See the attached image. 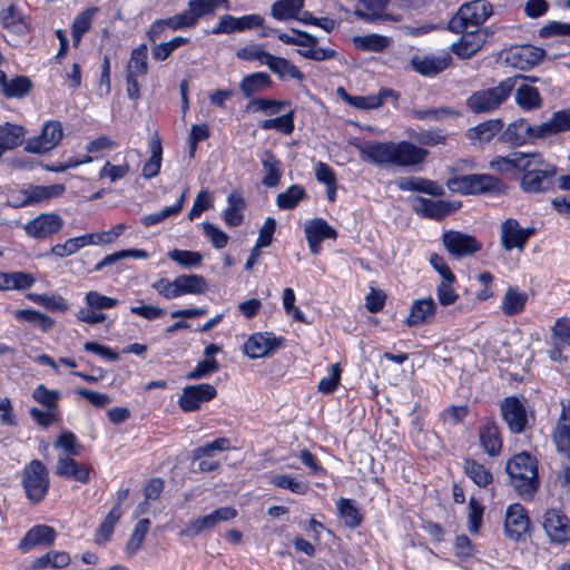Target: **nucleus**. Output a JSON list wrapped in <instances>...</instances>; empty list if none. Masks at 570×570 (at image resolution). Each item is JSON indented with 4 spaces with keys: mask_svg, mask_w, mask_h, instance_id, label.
<instances>
[{
    "mask_svg": "<svg viewBox=\"0 0 570 570\" xmlns=\"http://www.w3.org/2000/svg\"><path fill=\"white\" fill-rule=\"evenodd\" d=\"M352 43L360 51L383 52L392 45V39L379 33H367L364 36H354Z\"/></svg>",
    "mask_w": 570,
    "mask_h": 570,
    "instance_id": "obj_40",
    "label": "nucleus"
},
{
    "mask_svg": "<svg viewBox=\"0 0 570 570\" xmlns=\"http://www.w3.org/2000/svg\"><path fill=\"white\" fill-rule=\"evenodd\" d=\"M150 157L144 164L141 175L150 179L159 174L161 167L163 146L159 137L154 136L149 142Z\"/></svg>",
    "mask_w": 570,
    "mask_h": 570,
    "instance_id": "obj_45",
    "label": "nucleus"
},
{
    "mask_svg": "<svg viewBox=\"0 0 570 570\" xmlns=\"http://www.w3.org/2000/svg\"><path fill=\"white\" fill-rule=\"evenodd\" d=\"M446 186L454 193L463 195L503 194L505 184L490 174H470L450 178Z\"/></svg>",
    "mask_w": 570,
    "mask_h": 570,
    "instance_id": "obj_3",
    "label": "nucleus"
},
{
    "mask_svg": "<svg viewBox=\"0 0 570 570\" xmlns=\"http://www.w3.org/2000/svg\"><path fill=\"white\" fill-rule=\"evenodd\" d=\"M66 190L65 185L53 184L49 186H29L21 190L23 199L20 205H32L50 198L61 196Z\"/></svg>",
    "mask_w": 570,
    "mask_h": 570,
    "instance_id": "obj_34",
    "label": "nucleus"
},
{
    "mask_svg": "<svg viewBox=\"0 0 570 570\" xmlns=\"http://www.w3.org/2000/svg\"><path fill=\"white\" fill-rule=\"evenodd\" d=\"M266 67L282 81L287 79L303 82L305 75L288 59L272 55Z\"/></svg>",
    "mask_w": 570,
    "mask_h": 570,
    "instance_id": "obj_33",
    "label": "nucleus"
},
{
    "mask_svg": "<svg viewBox=\"0 0 570 570\" xmlns=\"http://www.w3.org/2000/svg\"><path fill=\"white\" fill-rule=\"evenodd\" d=\"M501 119H489L470 128L465 132V137L472 142L481 145L490 142L503 128Z\"/></svg>",
    "mask_w": 570,
    "mask_h": 570,
    "instance_id": "obj_35",
    "label": "nucleus"
},
{
    "mask_svg": "<svg viewBox=\"0 0 570 570\" xmlns=\"http://www.w3.org/2000/svg\"><path fill=\"white\" fill-rule=\"evenodd\" d=\"M543 529L552 542L570 541V519L561 511L551 509L543 515Z\"/></svg>",
    "mask_w": 570,
    "mask_h": 570,
    "instance_id": "obj_17",
    "label": "nucleus"
},
{
    "mask_svg": "<svg viewBox=\"0 0 570 570\" xmlns=\"http://www.w3.org/2000/svg\"><path fill=\"white\" fill-rule=\"evenodd\" d=\"M546 51L531 45L511 47L505 55V61L513 68L529 70L537 66L544 57Z\"/></svg>",
    "mask_w": 570,
    "mask_h": 570,
    "instance_id": "obj_12",
    "label": "nucleus"
},
{
    "mask_svg": "<svg viewBox=\"0 0 570 570\" xmlns=\"http://www.w3.org/2000/svg\"><path fill=\"white\" fill-rule=\"evenodd\" d=\"M393 165L399 167H417L429 156V150L410 141L402 140L393 144Z\"/></svg>",
    "mask_w": 570,
    "mask_h": 570,
    "instance_id": "obj_18",
    "label": "nucleus"
},
{
    "mask_svg": "<svg viewBox=\"0 0 570 570\" xmlns=\"http://www.w3.org/2000/svg\"><path fill=\"white\" fill-rule=\"evenodd\" d=\"M63 219L56 213L39 214L24 225L27 236L33 239H46L60 232Z\"/></svg>",
    "mask_w": 570,
    "mask_h": 570,
    "instance_id": "obj_10",
    "label": "nucleus"
},
{
    "mask_svg": "<svg viewBox=\"0 0 570 570\" xmlns=\"http://www.w3.org/2000/svg\"><path fill=\"white\" fill-rule=\"evenodd\" d=\"M436 313V303L432 297L415 299L410 308L405 324L409 327L420 326L430 322Z\"/></svg>",
    "mask_w": 570,
    "mask_h": 570,
    "instance_id": "obj_31",
    "label": "nucleus"
},
{
    "mask_svg": "<svg viewBox=\"0 0 570 570\" xmlns=\"http://www.w3.org/2000/svg\"><path fill=\"white\" fill-rule=\"evenodd\" d=\"M56 539L53 528L45 524L31 528L19 543V549L23 552L31 550L37 546H52Z\"/></svg>",
    "mask_w": 570,
    "mask_h": 570,
    "instance_id": "obj_30",
    "label": "nucleus"
},
{
    "mask_svg": "<svg viewBox=\"0 0 570 570\" xmlns=\"http://www.w3.org/2000/svg\"><path fill=\"white\" fill-rule=\"evenodd\" d=\"M551 344L557 350L570 346V318L560 317L551 327Z\"/></svg>",
    "mask_w": 570,
    "mask_h": 570,
    "instance_id": "obj_52",
    "label": "nucleus"
},
{
    "mask_svg": "<svg viewBox=\"0 0 570 570\" xmlns=\"http://www.w3.org/2000/svg\"><path fill=\"white\" fill-rule=\"evenodd\" d=\"M557 168L553 165H543L533 168L529 173H524L521 179V188L525 193H542L549 190L553 186V177Z\"/></svg>",
    "mask_w": 570,
    "mask_h": 570,
    "instance_id": "obj_14",
    "label": "nucleus"
},
{
    "mask_svg": "<svg viewBox=\"0 0 570 570\" xmlns=\"http://www.w3.org/2000/svg\"><path fill=\"white\" fill-rule=\"evenodd\" d=\"M306 197V191L301 185H292L284 193L278 194L276 204L281 209H293Z\"/></svg>",
    "mask_w": 570,
    "mask_h": 570,
    "instance_id": "obj_56",
    "label": "nucleus"
},
{
    "mask_svg": "<svg viewBox=\"0 0 570 570\" xmlns=\"http://www.w3.org/2000/svg\"><path fill=\"white\" fill-rule=\"evenodd\" d=\"M287 100H276L272 98H253L246 106V110L250 112L262 111L267 115H274L288 106Z\"/></svg>",
    "mask_w": 570,
    "mask_h": 570,
    "instance_id": "obj_54",
    "label": "nucleus"
},
{
    "mask_svg": "<svg viewBox=\"0 0 570 570\" xmlns=\"http://www.w3.org/2000/svg\"><path fill=\"white\" fill-rule=\"evenodd\" d=\"M150 528V520L149 519H140L134 530L130 534L127 544H126V553L128 557L135 556L144 544V541L146 539V535Z\"/></svg>",
    "mask_w": 570,
    "mask_h": 570,
    "instance_id": "obj_48",
    "label": "nucleus"
},
{
    "mask_svg": "<svg viewBox=\"0 0 570 570\" xmlns=\"http://www.w3.org/2000/svg\"><path fill=\"white\" fill-rule=\"evenodd\" d=\"M26 129L17 124L0 125V158L7 150L14 149L23 142Z\"/></svg>",
    "mask_w": 570,
    "mask_h": 570,
    "instance_id": "obj_38",
    "label": "nucleus"
},
{
    "mask_svg": "<svg viewBox=\"0 0 570 570\" xmlns=\"http://www.w3.org/2000/svg\"><path fill=\"white\" fill-rule=\"evenodd\" d=\"M70 562V557L67 552H48L31 563L32 570L43 569L47 567L62 568Z\"/></svg>",
    "mask_w": 570,
    "mask_h": 570,
    "instance_id": "obj_59",
    "label": "nucleus"
},
{
    "mask_svg": "<svg viewBox=\"0 0 570 570\" xmlns=\"http://www.w3.org/2000/svg\"><path fill=\"white\" fill-rule=\"evenodd\" d=\"M501 414L512 433L524 431L528 416L523 403L518 397H505L501 403Z\"/></svg>",
    "mask_w": 570,
    "mask_h": 570,
    "instance_id": "obj_21",
    "label": "nucleus"
},
{
    "mask_svg": "<svg viewBox=\"0 0 570 570\" xmlns=\"http://www.w3.org/2000/svg\"><path fill=\"white\" fill-rule=\"evenodd\" d=\"M519 79L537 81L534 77L517 75L502 80L498 86L476 90L465 100L466 108L472 114H487L498 109L511 95Z\"/></svg>",
    "mask_w": 570,
    "mask_h": 570,
    "instance_id": "obj_1",
    "label": "nucleus"
},
{
    "mask_svg": "<svg viewBox=\"0 0 570 570\" xmlns=\"http://www.w3.org/2000/svg\"><path fill=\"white\" fill-rule=\"evenodd\" d=\"M305 237L313 255L322 250V242L326 238L336 239L337 232L323 218H314L304 224Z\"/></svg>",
    "mask_w": 570,
    "mask_h": 570,
    "instance_id": "obj_15",
    "label": "nucleus"
},
{
    "mask_svg": "<svg viewBox=\"0 0 570 570\" xmlns=\"http://www.w3.org/2000/svg\"><path fill=\"white\" fill-rule=\"evenodd\" d=\"M515 102L524 110H533L541 107L542 99L535 87L524 83L515 90Z\"/></svg>",
    "mask_w": 570,
    "mask_h": 570,
    "instance_id": "obj_47",
    "label": "nucleus"
},
{
    "mask_svg": "<svg viewBox=\"0 0 570 570\" xmlns=\"http://www.w3.org/2000/svg\"><path fill=\"white\" fill-rule=\"evenodd\" d=\"M535 233L534 228H522L514 218L502 222L500 227V242L504 250L517 249L522 252L528 239Z\"/></svg>",
    "mask_w": 570,
    "mask_h": 570,
    "instance_id": "obj_8",
    "label": "nucleus"
},
{
    "mask_svg": "<svg viewBox=\"0 0 570 570\" xmlns=\"http://www.w3.org/2000/svg\"><path fill=\"white\" fill-rule=\"evenodd\" d=\"M464 472L465 474L478 485V487H487L492 480V473L483 465L476 462L473 459L464 460Z\"/></svg>",
    "mask_w": 570,
    "mask_h": 570,
    "instance_id": "obj_49",
    "label": "nucleus"
},
{
    "mask_svg": "<svg viewBox=\"0 0 570 570\" xmlns=\"http://www.w3.org/2000/svg\"><path fill=\"white\" fill-rule=\"evenodd\" d=\"M27 297L40 305L45 308L51 311V312H66L68 309V303L67 301L59 294H37V293H29Z\"/></svg>",
    "mask_w": 570,
    "mask_h": 570,
    "instance_id": "obj_55",
    "label": "nucleus"
},
{
    "mask_svg": "<svg viewBox=\"0 0 570 570\" xmlns=\"http://www.w3.org/2000/svg\"><path fill=\"white\" fill-rule=\"evenodd\" d=\"M561 407L552 439L558 452L570 460V401H561Z\"/></svg>",
    "mask_w": 570,
    "mask_h": 570,
    "instance_id": "obj_25",
    "label": "nucleus"
},
{
    "mask_svg": "<svg viewBox=\"0 0 570 570\" xmlns=\"http://www.w3.org/2000/svg\"><path fill=\"white\" fill-rule=\"evenodd\" d=\"M304 7V0H277L271 8L273 18L279 21L297 18Z\"/></svg>",
    "mask_w": 570,
    "mask_h": 570,
    "instance_id": "obj_46",
    "label": "nucleus"
},
{
    "mask_svg": "<svg viewBox=\"0 0 570 570\" xmlns=\"http://www.w3.org/2000/svg\"><path fill=\"white\" fill-rule=\"evenodd\" d=\"M188 7L198 20L204 16H213L217 8L230 9L229 0H189Z\"/></svg>",
    "mask_w": 570,
    "mask_h": 570,
    "instance_id": "obj_51",
    "label": "nucleus"
},
{
    "mask_svg": "<svg viewBox=\"0 0 570 570\" xmlns=\"http://www.w3.org/2000/svg\"><path fill=\"white\" fill-rule=\"evenodd\" d=\"M124 511L120 507L114 505L112 509L105 517L104 521L100 523L99 528L96 532V542L101 544L107 542L114 528L121 518Z\"/></svg>",
    "mask_w": 570,
    "mask_h": 570,
    "instance_id": "obj_50",
    "label": "nucleus"
},
{
    "mask_svg": "<svg viewBox=\"0 0 570 570\" xmlns=\"http://www.w3.org/2000/svg\"><path fill=\"white\" fill-rule=\"evenodd\" d=\"M176 287L179 296L186 294H204L208 289V283L198 274L179 275L176 277Z\"/></svg>",
    "mask_w": 570,
    "mask_h": 570,
    "instance_id": "obj_44",
    "label": "nucleus"
},
{
    "mask_svg": "<svg viewBox=\"0 0 570 570\" xmlns=\"http://www.w3.org/2000/svg\"><path fill=\"white\" fill-rule=\"evenodd\" d=\"M269 483L274 487L289 490L296 494H305L308 491V483L303 482L288 474H276L271 476Z\"/></svg>",
    "mask_w": 570,
    "mask_h": 570,
    "instance_id": "obj_58",
    "label": "nucleus"
},
{
    "mask_svg": "<svg viewBox=\"0 0 570 570\" xmlns=\"http://www.w3.org/2000/svg\"><path fill=\"white\" fill-rule=\"evenodd\" d=\"M528 294L515 286H510L501 301L500 308L505 316H514L523 312Z\"/></svg>",
    "mask_w": 570,
    "mask_h": 570,
    "instance_id": "obj_39",
    "label": "nucleus"
},
{
    "mask_svg": "<svg viewBox=\"0 0 570 570\" xmlns=\"http://www.w3.org/2000/svg\"><path fill=\"white\" fill-rule=\"evenodd\" d=\"M505 471L519 497L531 499L538 487L537 461L528 453H519L507 462Z\"/></svg>",
    "mask_w": 570,
    "mask_h": 570,
    "instance_id": "obj_2",
    "label": "nucleus"
},
{
    "mask_svg": "<svg viewBox=\"0 0 570 570\" xmlns=\"http://www.w3.org/2000/svg\"><path fill=\"white\" fill-rule=\"evenodd\" d=\"M493 13V6L487 0H472L460 6L450 19L448 28L452 32H463L469 27H480Z\"/></svg>",
    "mask_w": 570,
    "mask_h": 570,
    "instance_id": "obj_4",
    "label": "nucleus"
},
{
    "mask_svg": "<svg viewBox=\"0 0 570 570\" xmlns=\"http://www.w3.org/2000/svg\"><path fill=\"white\" fill-rule=\"evenodd\" d=\"M261 163L264 170L262 184L268 188L276 187L283 174L281 160L271 150H264Z\"/></svg>",
    "mask_w": 570,
    "mask_h": 570,
    "instance_id": "obj_37",
    "label": "nucleus"
},
{
    "mask_svg": "<svg viewBox=\"0 0 570 570\" xmlns=\"http://www.w3.org/2000/svg\"><path fill=\"white\" fill-rule=\"evenodd\" d=\"M1 92L8 99H22L29 95L32 89V82L27 76H16L1 82Z\"/></svg>",
    "mask_w": 570,
    "mask_h": 570,
    "instance_id": "obj_41",
    "label": "nucleus"
},
{
    "mask_svg": "<svg viewBox=\"0 0 570 570\" xmlns=\"http://www.w3.org/2000/svg\"><path fill=\"white\" fill-rule=\"evenodd\" d=\"M55 448L61 449L63 451L62 456L69 458L80 455L82 450V445L71 431L61 432L55 442Z\"/></svg>",
    "mask_w": 570,
    "mask_h": 570,
    "instance_id": "obj_60",
    "label": "nucleus"
},
{
    "mask_svg": "<svg viewBox=\"0 0 570 570\" xmlns=\"http://www.w3.org/2000/svg\"><path fill=\"white\" fill-rule=\"evenodd\" d=\"M442 240L446 250L455 257L472 255L482 247L474 236L456 230L445 232Z\"/></svg>",
    "mask_w": 570,
    "mask_h": 570,
    "instance_id": "obj_13",
    "label": "nucleus"
},
{
    "mask_svg": "<svg viewBox=\"0 0 570 570\" xmlns=\"http://www.w3.org/2000/svg\"><path fill=\"white\" fill-rule=\"evenodd\" d=\"M63 130L58 120H49L38 136L27 139L24 149L31 154H45L52 150L62 139Z\"/></svg>",
    "mask_w": 570,
    "mask_h": 570,
    "instance_id": "obj_6",
    "label": "nucleus"
},
{
    "mask_svg": "<svg viewBox=\"0 0 570 570\" xmlns=\"http://www.w3.org/2000/svg\"><path fill=\"white\" fill-rule=\"evenodd\" d=\"M148 72V47L140 43L135 47L126 66V75L142 77Z\"/></svg>",
    "mask_w": 570,
    "mask_h": 570,
    "instance_id": "obj_43",
    "label": "nucleus"
},
{
    "mask_svg": "<svg viewBox=\"0 0 570 570\" xmlns=\"http://www.w3.org/2000/svg\"><path fill=\"white\" fill-rule=\"evenodd\" d=\"M85 302L88 307L99 312L114 308L119 304L117 298L106 296L97 291H89L86 293Z\"/></svg>",
    "mask_w": 570,
    "mask_h": 570,
    "instance_id": "obj_64",
    "label": "nucleus"
},
{
    "mask_svg": "<svg viewBox=\"0 0 570 570\" xmlns=\"http://www.w3.org/2000/svg\"><path fill=\"white\" fill-rule=\"evenodd\" d=\"M412 209L424 218L441 220L444 217L456 212L461 203L446 202V200H433L430 198L415 196L410 199Z\"/></svg>",
    "mask_w": 570,
    "mask_h": 570,
    "instance_id": "obj_7",
    "label": "nucleus"
},
{
    "mask_svg": "<svg viewBox=\"0 0 570 570\" xmlns=\"http://www.w3.org/2000/svg\"><path fill=\"white\" fill-rule=\"evenodd\" d=\"M393 141H367L358 146L361 159L374 165H393Z\"/></svg>",
    "mask_w": 570,
    "mask_h": 570,
    "instance_id": "obj_24",
    "label": "nucleus"
},
{
    "mask_svg": "<svg viewBox=\"0 0 570 570\" xmlns=\"http://www.w3.org/2000/svg\"><path fill=\"white\" fill-rule=\"evenodd\" d=\"M283 344V338L275 337L271 333H255L245 342L244 353L250 358H259L268 355Z\"/></svg>",
    "mask_w": 570,
    "mask_h": 570,
    "instance_id": "obj_22",
    "label": "nucleus"
},
{
    "mask_svg": "<svg viewBox=\"0 0 570 570\" xmlns=\"http://www.w3.org/2000/svg\"><path fill=\"white\" fill-rule=\"evenodd\" d=\"M452 58L450 55H414L410 60L411 69L423 76L434 77L444 71L451 63Z\"/></svg>",
    "mask_w": 570,
    "mask_h": 570,
    "instance_id": "obj_16",
    "label": "nucleus"
},
{
    "mask_svg": "<svg viewBox=\"0 0 570 570\" xmlns=\"http://www.w3.org/2000/svg\"><path fill=\"white\" fill-rule=\"evenodd\" d=\"M60 396L59 391L49 390L43 384L38 385L32 392V399L48 410H57Z\"/></svg>",
    "mask_w": 570,
    "mask_h": 570,
    "instance_id": "obj_62",
    "label": "nucleus"
},
{
    "mask_svg": "<svg viewBox=\"0 0 570 570\" xmlns=\"http://www.w3.org/2000/svg\"><path fill=\"white\" fill-rule=\"evenodd\" d=\"M570 130V108L552 114L551 118L539 125V135L542 138Z\"/></svg>",
    "mask_w": 570,
    "mask_h": 570,
    "instance_id": "obj_42",
    "label": "nucleus"
},
{
    "mask_svg": "<svg viewBox=\"0 0 570 570\" xmlns=\"http://www.w3.org/2000/svg\"><path fill=\"white\" fill-rule=\"evenodd\" d=\"M168 257L185 268L198 267L203 262L200 253L184 249H174L168 253Z\"/></svg>",
    "mask_w": 570,
    "mask_h": 570,
    "instance_id": "obj_63",
    "label": "nucleus"
},
{
    "mask_svg": "<svg viewBox=\"0 0 570 570\" xmlns=\"http://www.w3.org/2000/svg\"><path fill=\"white\" fill-rule=\"evenodd\" d=\"M236 57L244 61H258L261 65L266 66L272 53L264 49L261 43H248L236 50Z\"/></svg>",
    "mask_w": 570,
    "mask_h": 570,
    "instance_id": "obj_53",
    "label": "nucleus"
},
{
    "mask_svg": "<svg viewBox=\"0 0 570 570\" xmlns=\"http://www.w3.org/2000/svg\"><path fill=\"white\" fill-rule=\"evenodd\" d=\"M355 9L354 14L365 21V22H375L379 20H394L397 21L395 17H392L385 13V9L387 8L390 0H355Z\"/></svg>",
    "mask_w": 570,
    "mask_h": 570,
    "instance_id": "obj_26",
    "label": "nucleus"
},
{
    "mask_svg": "<svg viewBox=\"0 0 570 570\" xmlns=\"http://www.w3.org/2000/svg\"><path fill=\"white\" fill-rule=\"evenodd\" d=\"M237 515V511L230 507H222L214 510L210 514L199 517L190 521L187 527L180 532V535L197 537L203 531L212 530L218 522L229 521Z\"/></svg>",
    "mask_w": 570,
    "mask_h": 570,
    "instance_id": "obj_11",
    "label": "nucleus"
},
{
    "mask_svg": "<svg viewBox=\"0 0 570 570\" xmlns=\"http://www.w3.org/2000/svg\"><path fill=\"white\" fill-rule=\"evenodd\" d=\"M462 36L458 42L451 46L454 55L462 59H469L480 51L487 41V29H475L473 31L460 32Z\"/></svg>",
    "mask_w": 570,
    "mask_h": 570,
    "instance_id": "obj_23",
    "label": "nucleus"
},
{
    "mask_svg": "<svg viewBox=\"0 0 570 570\" xmlns=\"http://www.w3.org/2000/svg\"><path fill=\"white\" fill-rule=\"evenodd\" d=\"M55 473L60 478H66L87 484L90 481V466L77 462L73 458L58 456Z\"/></svg>",
    "mask_w": 570,
    "mask_h": 570,
    "instance_id": "obj_28",
    "label": "nucleus"
},
{
    "mask_svg": "<svg viewBox=\"0 0 570 570\" xmlns=\"http://www.w3.org/2000/svg\"><path fill=\"white\" fill-rule=\"evenodd\" d=\"M0 20L2 27L13 33L24 35L29 31L30 19L16 4L2 9Z\"/></svg>",
    "mask_w": 570,
    "mask_h": 570,
    "instance_id": "obj_32",
    "label": "nucleus"
},
{
    "mask_svg": "<svg viewBox=\"0 0 570 570\" xmlns=\"http://www.w3.org/2000/svg\"><path fill=\"white\" fill-rule=\"evenodd\" d=\"M21 482L28 500L42 501L50 484L47 466L39 460L30 461L22 471Z\"/></svg>",
    "mask_w": 570,
    "mask_h": 570,
    "instance_id": "obj_5",
    "label": "nucleus"
},
{
    "mask_svg": "<svg viewBox=\"0 0 570 570\" xmlns=\"http://www.w3.org/2000/svg\"><path fill=\"white\" fill-rule=\"evenodd\" d=\"M480 445L490 456H498L502 449V439L499 426L493 420H487L479 428Z\"/></svg>",
    "mask_w": 570,
    "mask_h": 570,
    "instance_id": "obj_29",
    "label": "nucleus"
},
{
    "mask_svg": "<svg viewBox=\"0 0 570 570\" xmlns=\"http://www.w3.org/2000/svg\"><path fill=\"white\" fill-rule=\"evenodd\" d=\"M395 185L403 191L422 193L433 197H441L445 194L441 184L419 176L401 177L395 180Z\"/></svg>",
    "mask_w": 570,
    "mask_h": 570,
    "instance_id": "obj_27",
    "label": "nucleus"
},
{
    "mask_svg": "<svg viewBox=\"0 0 570 570\" xmlns=\"http://www.w3.org/2000/svg\"><path fill=\"white\" fill-rule=\"evenodd\" d=\"M273 87L271 76L264 71L254 72L245 76L239 82V90L245 98H254L255 95L261 94Z\"/></svg>",
    "mask_w": 570,
    "mask_h": 570,
    "instance_id": "obj_36",
    "label": "nucleus"
},
{
    "mask_svg": "<svg viewBox=\"0 0 570 570\" xmlns=\"http://www.w3.org/2000/svg\"><path fill=\"white\" fill-rule=\"evenodd\" d=\"M530 520L527 510L519 503L508 507L505 511L504 529L507 535L514 541H520L528 533Z\"/></svg>",
    "mask_w": 570,
    "mask_h": 570,
    "instance_id": "obj_20",
    "label": "nucleus"
},
{
    "mask_svg": "<svg viewBox=\"0 0 570 570\" xmlns=\"http://www.w3.org/2000/svg\"><path fill=\"white\" fill-rule=\"evenodd\" d=\"M294 110L272 119H265L261 122V128L264 130H277L284 135H289L294 130Z\"/></svg>",
    "mask_w": 570,
    "mask_h": 570,
    "instance_id": "obj_57",
    "label": "nucleus"
},
{
    "mask_svg": "<svg viewBox=\"0 0 570 570\" xmlns=\"http://www.w3.org/2000/svg\"><path fill=\"white\" fill-rule=\"evenodd\" d=\"M230 449V440L227 438H218L213 442L206 443L196 448L193 451L194 460L203 458H213L217 452L227 451Z\"/></svg>",
    "mask_w": 570,
    "mask_h": 570,
    "instance_id": "obj_61",
    "label": "nucleus"
},
{
    "mask_svg": "<svg viewBox=\"0 0 570 570\" xmlns=\"http://www.w3.org/2000/svg\"><path fill=\"white\" fill-rule=\"evenodd\" d=\"M217 395V390L209 383H200L185 386L178 399V406L184 412H195L202 404L209 402Z\"/></svg>",
    "mask_w": 570,
    "mask_h": 570,
    "instance_id": "obj_9",
    "label": "nucleus"
},
{
    "mask_svg": "<svg viewBox=\"0 0 570 570\" xmlns=\"http://www.w3.org/2000/svg\"><path fill=\"white\" fill-rule=\"evenodd\" d=\"M533 138H542L541 135H539V125L532 126L524 119H518L509 124L499 136L500 141L513 147L522 146L527 144L529 139Z\"/></svg>",
    "mask_w": 570,
    "mask_h": 570,
    "instance_id": "obj_19",
    "label": "nucleus"
}]
</instances>
